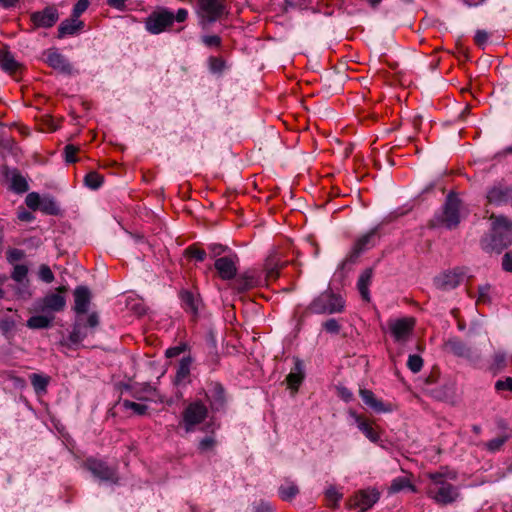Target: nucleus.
<instances>
[{
	"label": "nucleus",
	"instance_id": "obj_1",
	"mask_svg": "<svg viewBox=\"0 0 512 512\" xmlns=\"http://www.w3.org/2000/svg\"><path fill=\"white\" fill-rule=\"evenodd\" d=\"M428 482L425 487L426 495L436 504L447 506L456 502L460 491L452 482L458 479V473L447 466H441L435 472L426 474Z\"/></svg>",
	"mask_w": 512,
	"mask_h": 512
},
{
	"label": "nucleus",
	"instance_id": "obj_2",
	"mask_svg": "<svg viewBox=\"0 0 512 512\" xmlns=\"http://www.w3.org/2000/svg\"><path fill=\"white\" fill-rule=\"evenodd\" d=\"M74 307L73 310L77 314V319L73 325L72 332L69 335V340L73 344L81 343L87 336L86 328L95 329L99 325V316L96 312L89 314L86 323L83 322L80 315L87 312L90 301L91 293L86 286H78L74 290Z\"/></svg>",
	"mask_w": 512,
	"mask_h": 512
},
{
	"label": "nucleus",
	"instance_id": "obj_3",
	"mask_svg": "<svg viewBox=\"0 0 512 512\" xmlns=\"http://www.w3.org/2000/svg\"><path fill=\"white\" fill-rule=\"evenodd\" d=\"M492 228L489 236L481 240V247L488 253L500 254L512 244V221L505 216L491 215Z\"/></svg>",
	"mask_w": 512,
	"mask_h": 512
},
{
	"label": "nucleus",
	"instance_id": "obj_4",
	"mask_svg": "<svg viewBox=\"0 0 512 512\" xmlns=\"http://www.w3.org/2000/svg\"><path fill=\"white\" fill-rule=\"evenodd\" d=\"M345 300L331 289H327L315 297L303 312V317L311 314H336L345 310Z\"/></svg>",
	"mask_w": 512,
	"mask_h": 512
},
{
	"label": "nucleus",
	"instance_id": "obj_5",
	"mask_svg": "<svg viewBox=\"0 0 512 512\" xmlns=\"http://www.w3.org/2000/svg\"><path fill=\"white\" fill-rule=\"evenodd\" d=\"M460 207V199L454 194H449L442 207V210L435 214V216L430 220L429 226L432 228H456L460 223Z\"/></svg>",
	"mask_w": 512,
	"mask_h": 512
},
{
	"label": "nucleus",
	"instance_id": "obj_6",
	"mask_svg": "<svg viewBox=\"0 0 512 512\" xmlns=\"http://www.w3.org/2000/svg\"><path fill=\"white\" fill-rule=\"evenodd\" d=\"M209 415V407L201 399L187 403L181 412L180 426L186 433L195 432L197 427L204 423Z\"/></svg>",
	"mask_w": 512,
	"mask_h": 512
},
{
	"label": "nucleus",
	"instance_id": "obj_7",
	"mask_svg": "<svg viewBox=\"0 0 512 512\" xmlns=\"http://www.w3.org/2000/svg\"><path fill=\"white\" fill-rule=\"evenodd\" d=\"M195 10L202 26L215 23L229 14L227 0H196Z\"/></svg>",
	"mask_w": 512,
	"mask_h": 512
},
{
	"label": "nucleus",
	"instance_id": "obj_8",
	"mask_svg": "<svg viewBox=\"0 0 512 512\" xmlns=\"http://www.w3.org/2000/svg\"><path fill=\"white\" fill-rule=\"evenodd\" d=\"M145 29L153 35H158L172 27V11L159 7L152 11L144 21Z\"/></svg>",
	"mask_w": 512,
	"mask_h": 512
},
{
	"label": "nucleus",
	"instance_id": "obj_9",
	"mask_svg": "<svg viewBox=\"0 0 512 512\" xmlns=\"http://www.w3.org/2000/svg\"><path fill=\"white\" fill-rule=\"evenodd\" d=\"M380 239L379 227H375L368 231L366 234L359 237L351 251L345 257L343 261V265H347L349 263H355L359 256L366 250L374 247Z\"/></svg>",
	"mask_w": 512,
	"mask_h": 512
},
{
	"label": "nucleus",
	"instance_id": "obj_10",
	"mask_svg": "<svg viewBox=\"0 0 512 512\" xmlns=\"http://www.w3.org/2000/svg\"><path fill=\"white\" fill-rule=\"evenodd\" d=\"M465 276L466 269L464 267H454L438 274L433 279V285L438 290L450 291L457 288Z\"/></svg>",
	"mask_w": 512,
	"mask_h": 512
},
{
	"label": "nucleus",
	"instance_id": "obj_11",
	"mask_svg": "<svg viewBox=\"0 0 512 512\" xmlns=\"http://www.w3.org/2000/svg\"><path fill=\"white\" fill-rule=\"evenodd\" d=\"M42 60L60 74L71 76L78 73L68 59L57 48H49L42 53Z\"/></svg>",
	"mask_w": 512,
	"mask_h": 512
},
{
	"label": "nucleus",
	"instance_id": "obj_12",
	"mask_svg": "<svg viewBox=\"0 0 512 512\" xmlns=\"http://www.w3.org/2000/svg\"><path fill=\"white\" fill-rule=\"evenodd\" d=\"M380 498V493L375 488L361 489L355 492L347 501L349 509H357L359 512L369 510Z\"/></svg>",
	"mask_w": 512,
	"mask_h": 512
},
{
	"label": "nucleus",
	"instance_id": "obj_13",
	"mask_svg": "<svg viewBox=\"0 0 512 512\" xmlns=\"http://www.w3.org/2000/svg\"><path fill=\"white\" fill-rule=\"evenodd\" d=\"M239 257L236 253L230 252L219 257L214 262V268L218 276L225 281L235 279L238 272Z\"/></svg>",
	"mask_w": 512,
	"mask_h": 512
},
{
	"label": "nucleus",
	"instance_id": "obj_14",
	"mask_svg": "<svg viewBox=\"0 0 512 512\" xmlns=\"http://www.w3.org/2000/svg\"><path fill=\"white\" fill-rule=\"evenodd\" d=\"M84 467L100 480L111 481L114 483L118 481L116 469L110 467L103 460L96 458H88L84 462Z\"/></svg>",
	"mask_w": 512,
	"mask_h": 512
},
{
	"label": "nucleus",
	"instance_id": "obj_15",
	"mask_svg": "<svg viewBox=\"0 0 512 512\" xmlns=\"http://www.w3.org/2000/svg\"><path fill=\"white\" fill-rule=\"evenodd\" d=\"M67 292V287L60 286L56 292L48 293L39 302V309L41 311L60 312L65 308L66 299L63 296Z\"/></svg>",
	"mask_w": 512,
	"mask_h": 512
},
{
	"label": "nucleus",
	"instance_id": "obj_16",
	"mask_svg": "<svg viewBox=\"0 0 512 512\" xmlns=\"http://www.w3.org/2000/svg\"><path fill=\"white\" fill-rule=\"evenodd\" d=\"M30 20L34 28H51L59 20V12L55 6H47L41 11L31 13Z\"/></svg>",
	"mask_w": 512,
	"mask_h": 512
},
{
	"label": "nucleus",
	"instance_id": "obj_17",
	"mask_svg": "<svg viewBox=\"0 0 512 512\" xmlns=\"http://www.w3.org/2000/svg\"><path fill=\"white\" fill-rule=\"evenodd\" d=\"M388 325L394 340L402 342L406 341L412 333L415 320L413 318H401L389 321Z\"/></svg>",
	"mask_w": 512,
	"mask_h": 512
},
{
	"label": "nucleus",
	"instance_id": "obj_18",
	"mask_svg": "<svg viewBox=\"0 0 512 512\" xmlns=\"http://www.w3.org/2000/svg\"><path fill=\"white\" fill-rule=\"evenodd\" d=\"M205 396L209 401V409L214 412L224 409L226 405V395L225 389L220 383L212 382Z\"/></svg>",
	"mask_w": 512,
	"mask_h": 512
},
{
	"label": "nucleus",
	"instance_id": "obj_19",
	"mask_svg": "<svg viewBox=\"0 0 512 512\" xmlns=\"http://www.w3.org/2000/svg\"><path fill=\"white\" fill-rule=\"evenodd\" d=\"M358 429L371 441L378 442L381 438L379 426L373 420L359 414H353Z\"/></svg>",
	"mask_w": 512,
	"mask_h": 512
},
{
	"label": "nucleus",
	"instance_id": "obj_20",
	"mask_svg": "<svg viewBox=\"0 0 512 512\" xmlns=\"http://www.w3.org/2000/svg\"><path fill=\"white\" fill-rule=\"evenodd\" d=\"M443 350L456 357L470 359L472 357L471 348L458 337H451L443 343Z\"/></svg>",
	"mask_w": 512,
	"mask_h": 512
},
{
	"label": "nucleus",
	"instance_id": "obj_21",
	"mask_svg": "<svg viewBox=\"0 0 512 512\" xmlns=\"http://www.w3.org/2000/svg\"><path fill=\"white\" fill-rule=\"evenodd\" d=\"M261 283L262 279L256 272L247 271L240 275L239 277H235L233 288L237 292L241 293L258 287L261 285Z\"/></svg>",
	"mask_w": 512,
	"mask_h": 512
},
{
	"label": "nucleus",
	"instance_id": "obj_22",
	"mask_svg": "<svg viewBox=\"0 0 512 512\" xmlns=\"http://www.w3.org/2000/svg\"><path fill=\"white\" fill-rule=\"evenodd\" d=\"M285 262L281 260L277 253L270 254L264 265L265 281H275L279 277V270L284 266Z\"/></svg>",
	"mask_w": 512,
	"mask_h": 512
},
{
	"label": "nucleus",
	"instance_id": "obj_23",
	"mask_svg": "<svg viewBox=\"0 0 512 512\" xmlns=\"http://www.w3.org/2000/svg\"><path fill=\"white\" fill-rule=\"evenodd\" d=\"M359 394L363 402L376 412H390L392 410L390 405L384 404L371 390L360 389Z\"/></svg>",
	"mask_w": 512,
	"mask_h": 512
},
{
	"label": "nucleus",
	"instance_id": "obj_24",
	"mask_svg": "<svg viewBox=\"0 0 512 512\" xmlns=\"http://www.w3.org/2000/svg\"><path fill=\"white\" fill-rule=\"evenodd\" d=\"M0 67L10 75H15L21 69L13 54L5 47L0 48Z\"/></svg>",
	"mask_w": 512,
	"mask_h": 512
},
{
	"label": "nucleus",
	"instance_id": "obj_25",
	"mask_svg": "<svg viewBox=\"0 0 512 512\" xmlns=\"http://www.w3.org/2000/svg\"><path fill=\"white\" fill-rule=\"evenodd\" d=\"M84 26V22L79 20L77 17H73L72 15L70 18L65 19L61 22V24L58 27V38H64L68 35H74L78 31H80Z\"/></svg>",
	"mask_w": 512,
	"mask_h": 512
},
{
	"label": "nucleus",
	"instance_id": "obj_26",
	"mask_svg": "<svg viewBox=\"0 0 512 512\" xmlns=\"http://www.w3.org/2000/svg\"><path fill=\"white\" fill-rule=\"evenodd\" d=\"M182 306L186 312H190L192 315H197L200 299L199 296L191 291L185 290L180 293Z\"/></svg>",
	"mask_w": 512,
	"mask_h": 512
},
{
	"label": "nucleus",
	"instance_id": "obj_27",
	"mask_svg": "<svg viewBox=\"0 0 512 512\" xmlns=\"http://www.w3.org/2000/svg\"><path fill=\"white\" fill-rule=\"evenodd\" d=\"M510 192L509 188L495 186L488 191L487 200L489 203L495 205L507 203L510 197Z\"/></svg>",
	"mask_w": 512,
	"mask_h": 512
},
{
	"label": "nucleus",
	"instance_id": "obj_28",
	"mask_svg": "<svg viewBox=\"0 0 512 512\" xmlns=\"http://www.w3.org/2000/svg\"><path fill=\"white\" fill-rule=\"evenodd\" d=\"M193 359L191 356L183 357L177 367L176 375H175V383L181 384L185 382L190 375V368L192 365Z\"/></svg>",
	"mask_w": 512,
	"mask_h": 512
},
{
	"label": "nucleus",
	"instance_id": "obj_29",
	"mask_svg": "<svg viewBox=\"0 0 512 512\" xmlns=\"http://www.w3.org/2000/svg\"><path fill=\"white\" fill-rule=\"evenodd\" d=\"M10 189L17 194H23L29 190L27 180L17 170L11 174Z\"/></svg>",
	"mask_w": 512,
	"mask_h": 512
},
{
	"label": "nucleus",
	"instance_id": "obj_30",
	"mask_svg": "<svg viewBox=\"0 0 512 512\" xmlns=\"http://www.w3.org/2000/svg\"><path fill=\"white\" fill-rule=\"evenodd\" d=\"M372 279V271L367 269L359 277L357 287L363 300L370 301L369 285Z\"/></svg>",
	"mask_w": 512,
	"mask_h": 512
},
{
	"label": "nucleus",
	"instance_id": "obj_31",
	"mask_svg": "<svg viewBox=\"0 0 512 512\" xmlns=\"http://www.w3.org/2000/svg\"><path fill=\"white\" fill-rule=\"evenodd\" d=\"M34 391L38 395L45 394L50 382V377L43 374L33 373L29 376Z\"/></svg>",
	"mask_w": 512,
	"mask_h": 512
},
{
	"label": "nucleus",
	"instance_id": "obj_32",
	"mask_svg": "<svg viewBox=\"0 0 512 512\" xmlns=\"http://www.w3.org/2000/svg\"><path fill=\"white\" fill-rule=\"evenodd\" d=\"M298 493V486L295 484V482L290 480H285V482L279 487V495L284 501L292 500Z\"/></svg>",
	"mask_w": 512,
	"mask_h": 512
},
{
	"label": "nucleus",
	"instance_id": "obj_33",
	"mask_svg": "<svg viewBox=\"0 0 512 512\" xmlns=\"http://www.w3.org/2000/svg\"><path fill=\"white\" fill-rule=\"evenodd\" d=\"M303 379L304 374L301 370L300 364L296 363L294 370H292L286 377L288 387L294 391H297Z\"/></svg>",
	"mask_w": 512,
	"mask_h": 512
},
{
	"label": "nucleus",
	"instance_id": "obj_34",
	"mask_svg": "<svg viewBox=\"0 0 512 512\" xmlns=\"http://www.w3.org/2000/svg\"><path fill=\"white\" fill-rule=\"evenodd\" d=\"M342 498H343V494L341 492H339L335 486L331 485L325 491L326 505L329 508L336 509Z\"/></svg>",
	"mask_w": 512,
	"mask_h": 512
},
{
	"label": "nucleus",
	"instance_id": "obj_35",
	"mask_svg": "<svg viewBox=\"0 0 512 512\" xmlns=\"http://www.w3.org/2000/svg\"><path fill=\"white\" fill-rule=\"evenodd\" d=\"M39 210L47 215H58L60 212L55 200L49 196L42 197Z\"/></svg>",
	"mask_w": 512,
	"mask_h": 512
},
{
	"label": "nucleus",
	"instance_id": "obj_36",
	"mask_svg": "<svg viewBox=\"0 0 512 512\" xmlns=\"http://www.w3.org/2000/svg\"><path fill=\"white\" fill-rule=\"evenodd\" d=\"M405 488H409L412 492H416V487L409 481V479L405 477H397L392 481L389 491L391 493H397Z\"/></svg>",
	"mask_w": 512,
	"mask_h": 512
},
{
	"label": "nucleus",
	"instance_id": "obj_37",
	"mask_svg": "<svg viewBox=\"0 0 512 512\" xmlns=\"http://www.w3.org/2000/svg\"><path fill=\"white\" fill-rule=\"evenodd\" d=\"M53 318L44 315L32 316L27 321V326L31 329H43L50 326Z\"/></svg>",
	"mask_w": 512,
	"mask_h": 512
},
{
	"label": "nucleus",
	"instance_id": "obj_38",
	"mask_svg": "<svg viewBox=\"0 0 512 512\" xmlns=\"http://www.w3.org/2000/svg\"><path fill=\"white\" fill-rule=\"evenodd\" d=\"M184 254L186 257H188L190 259H194L198 262L204 261L207 256L206 251L204 249H202L201 247H199L197 244L188 246L185 249Z\"/></svg>",
	"mask_w": 512,
	"mask_h": 512
},
{
	"label": "nucleus",
	"instance_id": "obj_39",
	"mask_svg": "<svg viewBox=\"0 0 512 512\" xmlns=\"http://www.w3.org/2000/svg\"><path fill=\"white\" fill-rule=\"evenodd\" d=\"M85 185L91 189H98L103 184V176L98 172H89L84 179Z\"/></svg>",
	"mask_w": 512,
	"mask_h": 512
},
{
	"label": "nucleus",
	"instance_id": "obj_40",
	"mask_svg": "<svg viewBox=\"0 0 512 512\" xmlns=\"http://www.w3.org/2000/svg\"><path fill=\"white\" fill-rule=\"evenodd\" d=\"M209 254L212 258H219L227 255V252H231L230 248L226 245L219 243H212L208 246Z\"/></svg>",
	"mask_w": 512,
	"mask_h": 512
},
{
	"label": "nucleus",
	"instance_id": "obj_41",
	"mask_svg": "<svg viewBox=\"0 0 512 512\" xmlns=\"http://www.w3.org/2000/svg\"><path fill=\"white\" fill-rule=\"evenodd\" d=\"M209 69L212 73L219 74L225 69V61L221 57L211 56L208 58Z\"/></svg>",
	"mask_w": 512,
	"mask_h": 512
},
{
	"label": "nucleus",
	"instance_id": "obj_42",
	"mask_svg": "<svg viewBox=\"0 0 512 512\" xmlns=\"http://www.w3.org/2000/svg\"><path fill=\"white\" fill-rule=\"evenodd\" d=\"M490 290L491 286L489 284L478 287V297L476 299L477 305L490 303Z\"/></svg>",
	"mask_w": 512,
	"mask_h": 512
},
{
	"label": "nucleus",
	"instance_id": "obj_43",
	"mask_svg": "<svg viewBox=\"0 0 512 512\" xmlns=\"http://www.w3.org/2000/svg\"><path fill=\"white\" fill-rule=\"evenodd\" d=\"M123 406L126 409L132 410L136 415H145L147 413L148 407L145 404L133 402L130 400H124Z\"/></svg>",
	"mask_w": 512,
	"mask_h": 512
},
{
	"label": "nucleus",
	"instance_id": "obj_44",
	"mask_svg": "<svg viewBox=\"0 0 512 512\" xmlns=\"http://www.w3.org/2000/svg\"><path fill=\"white\" fill-rule=\"evenodd\" d=\"M28 268L26 265L17 264L14 266L11 278L18 283L23 282V280L27 277Z\"/></svg>",
	"mask_w": 512,
	"mask_h": 512
},
{
	"label": "nucleus",
	"instance_id": "obj_45",
	"mask_svg": "<svg viewBox=\"0 0 512 512\" xmlns=\"http://www.w3.org/2000/svg\"><path fill=\"white\" fill-rule=\"evenodd\" d=\"M41 199L40 195L36 192L29 193L25 198V203L28 208H30L33 211L39 210L41 205Z\"/></svg>",
	"mask_w": 512,
	"mask_h": 512
},
{
	"label": "nucleus",
	"instance_id": "obj_46",
	"mask_svg": "<svg viewBox=\"0 0 512 512\" xmlns=\"http://www.w3.org/2000/svg\"><path fill=\"white\" fill-rule=\"evenodd\" d=\"M407 366L413 373H418L423 367V359L419 355H410Z\"/></svg>",
	"mask_w": 512,
	"mask_h": 512
},
{
	"label": "nucleus",
	"instance_id": "obj_47",
	"mask_svg": "<svg viewBox=\"0 0 512 512\" xmlns=\"http://www.w3.org/2000/svg\"><path fill=\"white\" fill-rule=\"evenodd\" d=\"M506 440H507L506 436L496 437V438L491 439L490 441H488L485 444V446H486L487 450H489L491 452H496V451H499L502 448V446L504 445Z\"/></svg>",
	"mask_w": 512,
	"mask_h": 512
},
{
	"label": "nucleus",
	"instance_id": "obj_48",
	"mask_svg": "<svg viewBox=\"0 0 512 512\" xmlns=\"http://www.w3.org/2000/svg\"><path fill=\"white\" fill-rule=\"evenodd\" d=\"M188 349H189V346H188L187 343H180L177 346H173V347L168 348L165 351V356L167 358H174V357L180 355L181 353L187 351Z\"/></svg>",
	"mask_w": 512,
	"mask_h": 512
},
{
	"label": "nucleus",
	"instance_id": "obj_49",
	"mask_svg": "<svg viewBox=\"0 0 512 512\" xmlns=\"http://www.w3.org/2000/svg\"><path fill=\"white\" fill-rule=\"evenodd\" d=\"M143 393H145L144 396H138L137 398L139 400H145V401H157V398H158V392L157 390L150 386V385H145L142 389Z\"/></svg>",
	"mask_w": 512,
	"mask_h": 512
},
{
	"label": "nucleus",
	"instance_id": "obj_50",
	"mask_svg": "<svg viewBox=\"0 0 512 512\" xmlns=\"http://www.w3.org/2000/svg\"><path fill=\"white\" fill-rule=\"evenodd\" d=\"M79 151V148L77 146H74L72 144H68L64 148L65 152V160L68 163H75L78 161L76 155Z\"/></svg>",
	"mask_w": 512,
	"mask_h": 512
},
{
	"label": "nucleus",
	"instance_id": "obj_51",
	"mask_svg": "<svg viewBox=\"0 0 512 512\" xmlns=\"http://www.w3.org/2000/svg\"><path fill=\"white\" fill-rule=\"evenodd\" d=\"M322 326H323V329L326 332L331 333V334H338L340 332V329H341V325L334 318H330V319L326 320L322 324Z\"/></svg>",
	"mask_w": 512,
	"mask_h": 512
},
{
	"label": "nucleus",
	"instance_id": "obj_52",
	"mask_svg": "<svg viewBox=\"0 0 512 512\" xmlns=\"http://www.w3.org/2000/svg\"><path fill=\"white\" fill-rule=\"evenodd\" d=\"M25 257V252L18 248H10L6 253V258L9 263H14Z\"/></svg>",
	"mask_w": 512,
	"mask_h": 512
},
{
	"label": "nucleus",
	"instance_id": "obj_53",
	"mask_svg": "<svg viewBox=\"0 0 512 512\" xmlns=\"http://www.w3.org/2000/svg\"><path fill=\"white\" fill-rule=\"evenodd\" d=\"M39 277L46 283H51L54 280V274L50 267L46 264H42L39 268Z\"/></svg>",
	"mask_w": 512,
	"mask_h": 512
},
{
	"label": "nucleus",
	"instance_id": "obj_54",
	"mask_svg": "<svg viewBox=\"0 0 512 512\" xmlns=\"http://www.w3.org/2000/svg\"><path fill=\"white\" fill-rule=\"evenodd\" d=\"M89 6V0H77L72 10V16L79 18Z\"/></svg>",
	"mask_w": 512,
	"mask_h": 512
},
{
	"label": "nucleus",
	"instance_id": "obj_55",
	"mask_svg": "<svg viewBox=\"0 0 512 512\" xmlns=\"http://www.w3.org/2000/svg\"><path fill=\"white\" fill-rule=\"evenodd\" d=\"M496 391H510L512 392V377H506L504 380H498L495 383Z\"/></svg>",
	"mask_w": 512,
	"mask_h": 512
},
{
	"label": "nucleus",
	"instance_id": "obj_56",
	"mask_svg": "<svg viewBox=\"0 0 512 512\" xmlns=\"http://www.w3.org/2000/svg\"><path fill=\"white\" fill-rule=\"evenodd\" d=\"M215 444H216V441H215L214 437L207 436L199 442L198 449L201 452H206V451L212 449L215 446Z\"/></svg>",
	"mask_w": 512,
	"mask_h": 512
},
{
	"label": "nucleus",
	"instance_id": "obj_57",
	"mask_svg": "<svg viewBox=\"0 0 512 512\" xmlns=\"http://www.w3.org/2000/svg\"><path fill=\"white\" fill-rule=\"evenodd\" d=\"M202 42L207 47H220L222 40L218 35H206L202 37Z\"/></svg>",
	"mask_w": 512,
	"mask_h": 512
},
{
	"label": "nucleus",
	"instance_id": "obj_58",
	"mask_svg": "<svg viewBox=\"0 0 512 512\" xmlns=\"http://www.w3.org/2000/svg\"><path fill=\"white\" fill-rule=\"evenodd\" d=\"M488 38H489V35L486 31L484 30H477L476 31V34H475V37H474V41L476 43L477 46L479 47H484L488 41Z\"/></svg>",
	"mask_w": 512,
	"mask_h": 512
},
{
	"label": "nucleus",
	"instance_id": "obj_59",
	"mask_svg": "<svg viewBox=\"0 0 512 512\" xmlns=\"http://www.w3.org/2000/svg\"><path fill=\"white\" fill-rule=\"evenodd\" d=\"M502 269L512 273V251L506 252L502 257Z\"/></svg>",
	"mask_w": 512,
	"mask_h": 512
},
{
	"label": "nucleus",
	"instance_id": "obj_60",
	"mask_svg": "<svg viewBox=\"0 0 512 512\" xmlns=\"http://www.w3.org/2000/svg\"><path fill=\"white\" fill-rule=\"evenodd\" d=\"M506 355L503 352H497L494 355V367L498 370L506 367Z\"/></svg>",
	"mask_w": 512,
	"mask_h": 512
},
{
	"label": "nucleus",
	"instance_id": "obj_61",
	"mask_svg": "<svg viewBox=\"0 0 512 512\" xmlns=\"http://www.w3.org/2000/svg\"><path fill=\"white\" fill-rule=\"evenodd\" d=\"M188 18V11L184 8L177 10L176 14L172 12V24L176 21L179 23L185 22Z\"/></svg>",
	"mask_w": 512,
	"mask_h": 512
},
{
	"label": "nucleus",
	"instance_id": "obj_62",
	"mask_svg": "<svg viewBox=\"0 0 512 512\" xmlns=\"http://www.w3.org/2000/svg\"><path fill=\"white\" fill-rule=\"evenodd\" d=\"M14 328V322L8 318L0 320V331L3 334L9 333Z\"/></svg>",
	"mask_w": 512,
	"mask_h": 512
},
{
	"label": "nucleus",
	"instance_id": "obj_63",
	"mask_svg": "<svg viewBox=\"0 0 512 512\" xmlns=\"http://www.w3.org/2000/svg\"><path fill=\"white\" fill-rule=\"evenodd\" d=\"M126 1L127 0H107V4L112 8L122 11L125 8Z\"/></svg>",
	"mask_w": 512,
	"mask_h": 512
},
{
	"label": "nucleus",
	"instance_id": "obj_64",
	"mask_svg": "<svg viewBox=\"0 0 512 512\" xmlns=\"http://www.w3.org/2000/svg\"><path fill=\"white\" fill-rule=\"evenodd\" d=\"M19 0H0V6L4 9L14 8Z\"/></svg>",
	"mask_w": 512,
	"mask_h": 512
}]
</instances>
